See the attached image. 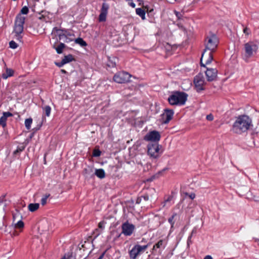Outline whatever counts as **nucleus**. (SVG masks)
<instances>
[{
	"label": "nucleus",
	"mask_w": 259,
	"mask_h": 259,
	"mask_svg": "<svg viewBox=\"0 0 259 259\" xmlns=\"http://www.w3.org/2000/svg\"><path fill=\"white\" fill-rule=\"evenodd\" d=\"M219 40L214 34L207 36L206 39L205 48L202 54L200 60L201 66L205 67V65L210 64L212 59V52H214L218 47Z\"/></svg>",
	"instance_id": "1"
},
{
	"label": "nucleus",
	"mask_w": 259,
	"mask_h": 259,
	"mask_svg": "<svg viewBox=\"0 0 259 259\" xmlns=\"http://www.w3.org/2000/svg\"><path fill=\"white\" fill-rule=\"evenodd\" d=\"M29 12V9L27 6L23 7L20 11V14H18L15 18L14 30V38L16 40L22 42V34L24 31V24L25 17L21 14L26 15Z\"/></svg>",
	"instance_id": "2"
},
{
	"label": "nucleus",
	"mask_w": 259,
	"mask_h": 259,
	"mask_svg": "<svg viewBox=\"0 0 259 259\" xmlns=\"http://www.w3.org/2000/svg\"><path fill=\"white\" fill-rule=\"evenodd\" d=\"M252 123L251 119L247 115H241L236 117L233 124L232 131L237 134H241L246 132L250 127Z\"/></svg>",
	"instance_id": "3"
},
{
	"label": "nucleus",
	"mask_w": 259,
	"mask_h": 259,
	"mask_svg": "<svg viewBox=\"0 0 259 259\" xmlns=\"http://www.w3.org/2000/svg\"><path fill=\"white\" fill-rule=\"evenodd\" d=\"M188 95L182 92L176 91L172 93L168 98L169 103L171 105H183L187 100Z\"/></svg>",
	"instance_id": "4"
},
{
	"label": "nucleus",
	"mask_w": 259,
	"mask_h": 259,
	"mask_svg": "<svg viewBox=\"0 0 259 259\" xmlns=\"http://www.w3.org/2000/svg\"><path fill=\"white\" fill-rule=\"evenodd\" d=\"M162 146L157 143H149L147 145V153L152 158L156 159L162 154Z\"/></svg>",
	"instance_id": "5"
},
{
	"label": "nucleus",
	"mask_w": 259,
	"mask_h": 259,
	"mask_svg": "<svg viewBox=\"0 0 259 259\" xmlns=\"http://www.w3.org/2000/svg\"><path fill=\"white\" fill-rule=\"evenodd\" d=\"M258 50V46L253 41H249L244 44V54L243 58L245 61L255 54Z\"/></svg>",
	"instance_id": "6"
},
{
	"label": "nucleus",
	"mask_w": 259,
	"mask_h": 259,
	"mask_svg": "<svg viewBox=\"0 0 259 259\" xmlns=\"http://www.w3.org/2000/svg\"><path fill=\"white\" fill-rule=\"evenodd\" d=\"M148 244L141 246L139 244L135 245L133 248L129 251V255L130 259H136L137 257L144 252L148 248Z\"/></svg>",
	"instance_id": "7"
},
{
	"label": "nucleus",
	"mask_w": 259,
	"mask_h": 259,
	"mask_svg": "<svg viewBox=\"0 0 259 259\" xmlns=\"http://www.w3.org/2000/svg\"><path fill=\"white\" fill-rule=\"evenodd\" d=\"M131 74L124 71L116 73L113 77V80L118 83H124L130 81Z\"/></svg>",
	"instance_id": "8"
},
{
	"label": "nucleus",
	"mask_w": 259,
	"mask_h": 259,
	"mask_svg": "<svg viewBox=\"0 0 259 259\" xmlns=\"http://www.w3.org/2000/svg\"><path fill=\"white\" fill-rule=\"evenodd\" d=\"M58 34L59 39H62L65 42L68 43L74 40V34L65 29H59Z\"/></svg>",
	"instance_id": "9"
},
{
	"label": "nucleus",
	"mask_w": 259,
	"mask_h": 259,
	"mask_svg": "<svg viewBox=\"0 0 259 259\" xmlns=\"http://www.w3.org/2000/svg\"><path fill=\"white\" fill-rule=\"evenodd\" d=\"M194 83L197 92L204 90V78L202 73H199L194 77Z\"/></svg>",
	"instance_id": "10"
},
{
	"label": "nucleus",
	"mask_w": 259,
	"mask_h": 259,
	"mask_svg": "<svg viewBox=\"0 0 259 259\" xmlns=\"http://www.w3.org/2000/svg\"><path fill=\"white\" fill-rule=\"evenodd\" d=\"M160 135L156 131H152L147 133L144 137V139L146 141L154 142L157 143L160 139Z\"/></svg>",
	"instance_id": "11"
},
{
	"label": "nucleus",
	"mask_w": 259,
	"mask_h": 259,
	"mask_svg": "<svg viewBox=\"0 0 259 259\" xmlns=\"http://www.w3.org/2000/svg\"><path fill=\"white\" fill-rule=\"evenodd\" d=\"M122 233L125 236H131L135 229V226L127 221L123 223L121 226Z\"/></svg>",
	"instance_id": "12"
},
{
	"label": "nucleus",
	"mask_w": 259,
	"mask_h": 259,
	"mask_svg": "<svg viewBox=\"0 0 259 259\" xmlns=\"http://www.w3.org/2000/svg\"><path fill=\"white\" fill-rule=\"evenodd\" d=\"M207 80L208 81H212L216 79L218 71L215 68H207L205 71Z\"/></svg>",
	"instance_id": "13"
},
{
	"label": "nucleus",
	"mask_w": 259,
	"mask_h": 259,
	"mask_svg": "<svg viewBox=\"0 0 259 259\" xmlns=\"http://www.w3.org/2000/svg\"><path fill=\"white\" fill-rule=\"evenodd\" d=\"M164 113L161 115L162 123L166 124L172 119L174 115V111L172 110L165 109Z\"/></svg>",
	"instance_id": "14"
},
{
	"label": "nucleus",
	"mask_w": 259,
	"mask_h": 259,
	"mask_svg": "<svg viewBox=\"0 0 259 259\" xmlns=\"http://www.w3.org/2000/svg\"><path fill=\"white\" fill-rule=\"evenodd\" d=\"M94 168L92 166H88L83 171V174L87 179H90L94 177Z\"/></svg>",
	"instance_id": "15"
},
{
	"label": "nucleus",
	"mask_w": 259,
	"mask_h": 259,
	"mask_svg": "<svg viewBox=\"0 0 259 259\" xmlns=\"http://www.w3.org/2000/svg\"><path fill=\"white\" fill-rule=\"evenodd\" d=\"M96 175L100 179H103L105 177V171L103 169H95L94 170V176Z\"/></svg>",
	"instance_id": "16"
},
{
	"label": "nucleus",
	"mask_w": 259,
	"mask_h": 259,
	"mask_svg": "<svg viewBox=\"0 0 259 259\" xmlns=\"http://www.w3.org/2000/svg\"><path fill=\"white\" fill-rule=\"evenodd\" d=\"M177 217V213L175 212L168 219V222L170 224V229L174 228L175 223L176 221V217Z\"/></svg>",
	"instance_id": "17"
},
{
	"label": "nucleus",
	"mask_w": 259,
	"mask_h": 259,
	"mask_svg": "<svg viewBox=\"0 0 259 259\" xmlns=\"http://www.w3.org/2000/svg\"><path fill=\"white\" fill-rule=\"evenodd\" d=\"M39 207V203H30L28 206V208L30 211L34 212L38 209Z\"/></svg>",
	"instance_id": "18"
},
{
	"label": "nucleus",
	"mask_w": 259,
	"mask_h": 259,
	"mask_svg": "<svg viewBox=\"0 0 259 259\" xmlns=\"http://www.w3.org/2000/svg\"><path fill=\"white\" fill-rule=\"evenodd\" d=\"M14 71L12 69L7 68L6 72L2 74V77L4 79H7L8 77L12 76L13 75Z\"/></svg>",
	"instance_id": "19"
},
{
	"label": "nucleus",
	"mask_w": 259,
	"mask_h": 259,
	"mask_svg": "<svg viewBox=\"0 0 259 259\" xmlns=\"http://www.w3.org/2000/svg\"><path fill=\"white\" fill-rule=\"evenodd\" d=\"M136 14L140 16L143 20L145 19V12L142 8H139L136 9Z\"/></svg>",
	"instance_id": "20"
},
{
	"label": "nucleus",
	"mask_w": 259,
	"mask_h": 259,
	"mask_svg": "<svg viewBox=\"0 0 259 259\" xmlns=\"http://www.w3.org/2000/svg\"><path fill=\"white\" fill-rule=\"evenodd\" d=\"M109 8V6L108 4L103 3L102 4V8L101 9V13L107 14Z\"/></svg>",
	"instance_id": "21"
},
{
	"label": "nucleus",
	"mask_w": 259,
	"mask_h": 259,
	"mask_svg": "<svg viewBox=\"0 0 259 259\" xmlns=\"http://www.w3.org/2000/svg\"><path fill=\"white\" fill-rule=\"evenodd\" d=\"M76 44L79 45L81 47H85L87 46V42L81 38L78 37L74 40Z\"/></svg>",
	"instance_id": "22"
},
{
	"label": "nucleus",
	"mask_w": 259,
	"mask_h": 259,
	"mask_svg": "<svg viewBox=\"0 0 259 259\" xmlns=\"http://www.w3.org/2000/svg\"><path fill=\"white\" fill-rule=\"evenodd\" d=\"M73 60H74V58L73 57V56L71 54H69L67 56H65L64 57V58L62 59V61L65 64L66 63L71 62Z\"/></svg>",
	"instance_id": "23"
},
{
	"label": "nucleus",
	"mask_w": 259,
	"mask_h": 259,
	"mask_svg": "<svg viewBox=\"0 0 259 259\" xmlns=\"http://www.w3.org/2000/svg\"><path fill=\"white\" fill-rule=\"evenodd\" d=\"M163 240H160L157 243H156L153 247V250H154L155 248H160L161 247L164 248L165 246L163 244Z\"/></svg>",
	"instance_id": "24"
},
{
	"label": "nucleus",
	"mask_w": 259,
	"mask_h": 259,
	"mask_svg": "<svg viewBox=\"0 0 259 259\" xmlns=\"http://www.w3.org/2000/svg\"><path fill=\"white\" fill-rule=\"evenodd\" d=\"M65 47L64 44L61 42L57 48H56V52L58 54H61L63 52V49Z\"/></svg>",
	"instance_id": "25"
},
{
	"label": "nucleus",
	"mask_w": 259,
	"mask_h": 259,
	"mask_svg": "<svg viewBox=\"0 0 259 259\" xmlns=\"http://www.w3.org/2000/svg\"><path fill=\"white\" fill-rule=\"evenodd\" d=\"M32 123V119L31 118H27L25 121V126L27 130H29L31 127V124Z\"/></svg>",
	"instance_id": "26"
},
{
	"label": "nucleus",
	"mask_w": 259,
	"mask_h": 259,
	"mask_svg": "<svg viewBox=\"0 0 259 259\" xmlns=\"http://www.w3.org/2000/svg\"><path fill=\"white\" fill-rule=\"evenodd\" d=\"M43 109L46 115L49 116L51 110V107L49 106H46L44 107Z\"/></svg>",
	"instance_id": "27"
},
{
	"label": "nucleus",
	"mask_w": 259,
	"mask_h": 259,
	"mask_svg": "<svg viewBox=\"0 0 259 259\" xmlns=\"http://www.w3.org/2000/svg\"><path fill=\"white\" fill-rule=\"evenodd\" d=\"M6 121L7 119L3 115V116L0 118V125H1L3 127H5L6 126Z\"/></svg>",
	"instance_id": "28"
},
{
	"label": "nucleus",
	"mask_w": 259,
	"mask_h": 259,
	"mask_svg": "<svg viewBox=\"0 0 259 259\" xmlns=\"http://www.w3.org/2000/svg\"><path fill=\"white\" fill-rule=\"evenodd\" d=\"M24 149L25 146L23 145L18 147L17 149L14 151V154H17L18 153L23 151Z\"/></svg>",
	"instance_id": "29"
},
{
	"label": "nucleus",
	"mask_w": 259,
	"mask_h": 259,
	"mask_svg": "<svg viewBox=\"0 0 259 259\" xmlns=\"http://www.w3.org/2000/svg\"><path fill=\"white\" fill-rule=\"evenodd\" d=\"M107 14L101 13L99 15V20L100 22H104L106 21Z\"/></svg>",
	"instance_id": "30"
},
{
	"label": "nucleus",
	"mask_w": 259,
	"mask_h": 259,
	"mask_svg": "<svg viewBox=\"0 0 259 259\" xmlns=\"http://www.w3.org/2000/svg\"><path fill=\"white\" fill-rule=\"evenodd\" d=\"M50 194H46L41 198L40 202L42 205H44L46 204L47 200Z\"/></svg>",
	"instance_id": "31"
},
{
	"label": "nucleus",
	"mask_w": 259,
	"mask_h": 259,
	"mask_svg": "<svg viewBox=\"0 0 259 259\" xmlns=\"http://www.w3.org/2000/svg\"><path fill=\"white\" fill-rule=\"evenodd\" d=\"M10 48L13 49H16L18 47V45L14 40H11L9 42Z\"/></svg>",
	"instance_id": "32"
},
{
	"label": "nucleus",
	"mask_w": 259,
	"mask_h": 259,
	"mask_svg": "<svg viewBox=\"0 0 259 259\" xmlns=\"http://www.w3.org/2000/svg\"><path fill=\"white\" fill-rule=\"evenodd\" d=\"M23 227H24V223L21 220L18 221L17 223L16 224H15V228H22Z\"/></svg>",
	"instance_id": "33"
},
{
	"label": "nucleus",
	"mask_w": 259,
	"mask_h": 259,
	"mask_svg": "<svg viewBox=\"0 0 259 259\" xmlns=\"http://www.w3.org/2000/svg\"><path fill=\"white\" fill-rule=\"evenodd\" d=\"M101 152L99 149H95L93 151V155L94 157H99L100 156Z\"/></svg>",
	"instance_id": "34"
},
{
	"label": "nucleus",
	"mask_w": 259,
	"mask_h": 259,
	"mask_svg": "<svg viewBox=\"0 0 259 259\" xmlns=\"http://www.w3.org/2000/svg\"><path fill=\"white\" fill-rule=\"evenodd\" d=\"M5 225V219L4 216L0 218V229H1Z\"/></svg>",
	"instance_id": "35"
},
{
	"label": "nucleus",
	"mask_w": 259,
	"mask_h": 259,
	"mask_svg": "<svg viewBox=\"0 0 259 259\" xmlns=\"http://www.w3.org/2000/svg\"><path fill=\"white\" fill-rule=\"evenodd\" d=\"M172 196H169L167 198V199L165 200V201L163 202L162 206L164 207L166 203L172 200Z\"/></svg>",
	"instance_id": "36"
},
{
	"label": "nucleus",
	"mask_w": 259,
	"mask_h": 259,
	"mask_svg": "<svg viewBox=\"0 0 259 259\" xmlns=\"http://www.w3.org/2000/svg\"><path fill=\"white\" fill-rule=\"evenodd\" d=\"M74 257L72 255V254H68L67 255H65L63 257H62L61 259H73Z\"/></svg>",
	"instance_id": "37"
},
{
	"label": "nucleus",
	"mask_w": 259,
	"mask_h": 259,
	"mask_svg": "<svg viewBox=\"0 0 259 259\" xmlns=\"http://www.w3.org/2000/svg\"><path fill=\"white\" fill-rule=\"evenodd\" d=\"M3 115L7 119L8 117L12 116L13 114L10 112H5L3 113Z\"/></svg>",
	"instance_id": "38"
},
{
	"label": "nucleus",
	"mask_w": 259,
	"mask_h": 259,
	"mask_svg": "<svg viewBox=\"0 0 259 259\" xmlns=\"http://www.w3.org/2000/svg\"><path fill=\"white\" fill-rule=\"evenodd\" d=\"M174 13L178 19H182L183 16H182V14L180 12L175 11Z\"/></svg>",
	"instance_id": "39"
},
{
	"label": "nucleus",
	"mask_w": 259,
	"mask_h": 259,
	"mask_svg": "<svg viewBox=\"0 0 259 259\" xmlns=\"http://www.w3.org/2000/svg\"><path fill=\"white\" fill-rule=\"evenodd\" d=\"M55 64L59 67H61L65 64L62 60L60 62H55Z\"/></svg>",
	"instance_id": "40"
},
{
	"label": "nucleus",
	"mask_w": 259,
	"mask_h": 259,
	"mask_svg": "<svg viewBox=\"0 0 259 259\" xmlns=\"http://www.w3.org/2000/svg\"><path fill=\"white\" fill-rule=\"evenodd\" d=\"M243 32L248 35L250 33V31L247 27H245L243 29Z\"/></svg>",
	"instance_id": "41"
},
{
	"label": "nucleus",
	"mask_w": 259,
	"mask_h": 259,
	"mask_svg": "<svg viewBox=\"0 0 259 259\" xmlns=\"http://www.w3.org/2000/svg\"><path fill=\"white\" fill-rule=\"evenodd\" d=\"M186 195H188L190 199H193L195 197V194L194 193H191L189 194L188 193H185Z\"/></svg>",
	"instance_id": "42"
},
{
	"label": "nucleus",
	"mask_w": 259,
	"mask_h": 259,
	"mask_svg": "<svg viewBox=\"0 0 259 259\" xmlns=\"http://www.w3.org/2000/svg\"><path fill=\"white\" fill-rule=\"evenodd\" d=\"M20 215V214L18 212H17L16 213L13 214V222L15 221L17 218L19 217Z\"/></svg>",
	"instance_id": "43"
},
{
	"label": "nucleus",
	"mask_w": 259,
	"mask_h": 259,
	"mask_svg": "<svg viewBox=\"0 0 259 259\" xmlns=\"http://www.w3.org/2000/svg\"><path fill=\"white\" fill-rule=\"evenodd\" d=\"M206 119L209 121H211L213 119V116L212 114H210L206 116Z\"/></svg>",
	"instance_id": "44"
},
{
	"label": "nucleus",
	"mask_w": 259,
	"mask_h": 259,
	"mask_svg": "<svg viewBox=\"0 0 259 259\" xmlns=\"http://www.w3.org/2000/svg\"><path fill=\"white\" fill-rule=\"evenodd\" d=\"M104 222L102 221L99 223L98 227L100 229H103L104 228Z\"/></svg>",
	"instance_id": "45"
},
{
	"label": "nucleus",
	"mask_w": 259,
	"mask_h": 259,
	"mask_svg": "<svg viewBox=\"0 0 259 259\" xmlns=\"http://www.w3.org/2000/svg\"><path fill=\"white\" fill-rule=\"evenodd\" d=\"M141 197L145 201H147L149 200V196L147 194H145L143 196H142Z\"/></svg>",
	"instance_id": "46"
},
{
	"label": "nucleus",
	"mask_w": 259,
	"mask_h": 259,
	"mask_svg": "<svg viewBox=\"0 0 259 259\" xmlns=\"http://www.w3.org/2000/svg\"><path fill=\"white\" fill-rule=\"evenodd\" d=\"M142 197L141 196L138 197L136 199V203L140 204L142 201Z\"/></svg>",
	"instance_id": "47"
},
{
	"label": "nucleus",
	"mask_w": 259,
	"mask_h": 259,
	"mask_svg": "<svg viewBox=\"0 0 259 259\" xmlns=\"http://www.w3.org/2000/svg\"><path fill=\"white\" fill-rule=\"evenodd\" d=\"M105 252H103L98 259H102L105 255Z\"/></svg>",
	"instance_id": "48"
},
{
	"label": "nucleus",
	"mask_w": 259,
	"mask_h": 259,
	"mask_svg": "<svg viewBox=\"0 0 259 259\" xmlns=\"http://www.w3.org/2000/svg\"><path fill=\"white\" fill-rule=\"evenodd\" d=\"M5 195L2 196L0 197V202L2 203L4 201Z\"/></svg>",
	"instance_id": "49"
},
{
	"label": "nucleus",
	"mask_w": 259,
	"mask_h": 259,
	"mask_svg": "<svg viewBox=\"0 0 259 259\" xmlns=\"http://www.w3.org/2000/svg\"><path fill=\"white\" fill-rule=\"evenodd\" d=\"M204 259H212V257L210 255H206Z\"/></svg>",
	"instance_id": "50"
},
{
	"label": "nucleus",
	"mask_w": 259,
	"mask_h": 259,
	"mask_svg": "<svg viewBox=\"0 0 259 259\" xmlns=\"http://www.w3.org/2000/svg\"><path fill=\"white\" fill-rule=\"evenodd\" d=\"M191 235L189 237L188 239L187 243H188V245H189V243L191 242Z\"/></svg>",
	"instance_id": "51"
},
{
	"label": "nucleus",
	"mask_w": 259,
	"mask_h": 259,
	"mask_svg": "<svg viewBox=\"0 0 259 259\" xmlns=\"http://www.w3.org/2000/svg\"><path fill=\"white\" fill-rule=\"evenodd\" d=\"M130 5L133 7V8H135V6H136V5L135 3H134L133 2H132L131 4H130Z\"/></svg>",
	"instance_id": "52"
},
{
	"label": "nucleus",
	"mask_w": 259,
	"mask_h": 259,
	"mask_svg": "<svg viewBox=\"0 0 259 259\" xmlns=\"http://www.w3.org/2000/svg\"><path fill=\"white\" fill-rule=\"evenodd\" d=\"M61 72L63 73H64V74H66L67 73V72L66 70H65L64 69H61Z\"/></svg>",
	"instance_id": "53"
},
{
	"label": "nucleus",
	"mask_w": 259,
	"mask_h": 259,
	"mask_svg": "<svg viewBox=\"0 0 259 259\" xmlns=\"http://www.w3.org/2000/svg\"><path fill=\"white\" fill-rule=\"evenodd\" d=\"M109 66H112V67H114L115 66V63H112L111 65H109Z\"/></svg>",
	"instance_id": "54"
},
{
	"label": "nucleus",
	"mask_w": 259,
	"mask_h": 259,
	"mask_svg": "<svg viewBox=\"0 0 259 259\" xmlns=\"http://www.w3.org/2000/svg\"><path fill=\"white\" fill-rule=\"evenodd\" d=\"M165 170V169H163L162 171H159L158 173L157 174V175H158V174H161L162 172V171H164Z\"/></svg>",
	"instance_id": "55"
},
{
	"label": "nucleus",
	"mask_w": 259,
	"mask_h": 259,
	"mask_svg": "<svg viewBox=\"0 0 259 259\" xmlns=\"http://www.w3.org/2000/svg\"><path fill=\"white\" fill-rule=\"evenodd\" d=\"M33 136V134H32L30 135V139H31V138H32Z\"/></svg>",
	"instance_id": "56"
},
{
	"label": "nucleus",
	"mask_w": 259,
	"mask_h": 259,
	"mask_svg": "<svg viewBox=\"0 0 259 259\" xmlns=\"http://www.w3.org/2000/svg\"><path fill=\"white\" fill-rule=\"evenodd\" d=\"M155 177H156V176H154L152 178H151V179H150V181H152L153 178L154 179Z\"/></svg>",
	"instance_id": "57"
},
{
	"label": "nucleus",
	"mask_w": 259,
	"mask_h": 259,
	"mask_svg": "<svg viewBox=\"0 0 259 259\" xmlns=\"http://www.w3.org/2000/svg\"><path fill=\"white\" fill-rule=\"evenodd\" d=\"M193 233H194V230H193L192 232V234ZM192 236V235H191Z\"/></svg>",
	"instance_id": "58"
},
{
	"label": "nucleus",
	"mask_w": 259,
	"mask_h": 259,
	"mask_svg": "<svg viewBox=\"0 0 259 259\" xmlns=\"http://www.w3.org/2000/svg\"><path fill=\"white\" fill-rule=\"evenodd\" d=\"M39 127L36 128V130H39Z\"/></svg>",
	"instance_id": "59"
},
{
	"label": "nucleus",
	"mask_w": 259,
	"mask_h": 259,
	"mask_svg": "<svg viewBox=\"0 0 259 259\" xmlns=\"http://www.w3.org/2000/svg\"><path fill=\"white\" fill-rule=\"evenodd\" d=\"M175 1H176V0H174Z\"/></svg>",
	"instance_id": "60"
}]
</instances>
